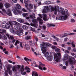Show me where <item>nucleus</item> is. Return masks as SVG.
<instances>
[{
  "label": "nucleus",
  "instance_id": "36",
  "mask_svg": "<svg viewBox=\"0 0 76 76\" xmlns=\"http://www.w3.org/2000/svg\"><path fill=\"white\" fill-rule=\"evenodd\" d=\"M48 12V11L45 9L42 10V13H47Z\"/></svg>",
  "mask_w": 76,
  "mask_h": 76
},
{
  "label": "nucleus",
  "instance_id": "3",
  "mask_svg": "<svg viewBox=\"0 0 76 76\" xmlns=\"http://www.w3.org/2000/svg\"><path fill=\"white\" fill-rule=\"evenodd\" d=\"M15 6L16 7L15 10H12L14 14L15 15H19L22 14V10H21V7L20 6V5L17 4H16Z\"/></svg>",
  "mask_w": 76,
  "mask_h": 76
},
{
  "label": "nucleus",
  "instance_id": "5",
  "mask_svg": "<svg viewBox=\"0 0 76 76\" xmlns=\"http://www.w3.org/2000/svg\"><path fill=\"white\" fill-rule=\"evenodd\" d=\"M61 56V54L60 52L57 53V54H55L54 56V61L56 62H59Z\"/></svg>",
  "mask_w": 76,
  "mask_h": 76
},
{
  "label": "nucleus",
  "instance_id": "41",
  "mask_svg": "<svg viewBox=\"0 0 76 76\" xmlns=\"http://www.w3.org/2000/svg\"><path fill=\"white\" fill-rule=\"evenodd\" d=\"M51 48H52V49H53V50H56V48H57V47L56 46H52L51 47Z\"/></svg>",
  "mask_w": 76,
  "mask_h": 76
},
{
  "label": "nucleus",
  "instance_id": "30",
  "mask_svg": "<svg viewBox=\"0 0 76 76\" xmlns=\"http://www.w3.org/2000/svg\"><path fill=\"white\" fill-rule=\"evenodd\" d=\"M17 20L20 23H23V20L21 19H18Z\"/></svg>",
  "mask_w": 76,
  "mask_h": 76
},
{
  "label": "nucleus",
  "instance_id": "48",
  "mask_svg": "<svg viewBox=\"0 0 76 76\" xmlns=\"http://www.w3.org/2000/svg\"><path fill=\"white\" fill-rule=\"evenodd\" d=\"M22 11L23 12H26V10L25 8H23L22 9Z\"/></svg>",
  "mask_w": 76,
  "mask_h": 76
},
{
  "label": "nucleus",
  "instance_id": "55",
  "mask_svg": "<svg viewBox=\"0 0 76 76\" xmlns=\"http://www.w3.org/2000/svg\"><path fill=\"white\" fill-rule=\"evenodd\" d=\"M71 22L72 23L75 22V20H74V19H72L71 20Z\"/></svg>",
  "mask_w": 76,
  "mask_h": 76
},
{
  "label": "nucleus",
  "instance_id": "11",
  "mask_svg": "<svg viewBox=\"0 0 76 76\" xmlns=\"http://www.w3.org/2000/svg\"><path fill=\"white\" fill-rule=\"evenodd\" d=\"M5 35H6V36H7L8 38H9V39H12V43H13V44H14L15 42L16 41V40H15V39H14V37L13 36H9V34L8 33H6Z\"/></svg>",
  "mask_w": 76,
  "mask_h": 76
},
{
  "label": "nucleus",
  "instance_id": "33",
  "mask_svg": "<svg viewBox=\"0 0 76 76\" xmlns=\"http://www.w3.org/2000/svg\"><path fill=\"white\" fill-rule=\"evenodd\" d=\"M17 66V69H18V70H19H19H21L22 68H20V65H18Z\"/></svg>",
  "mask_w": 76,
  "mask_h": 76
},
{
  "label": "nucleus",
  "instance_id": "15",
  "mask_svg": "<svg viewBox=\"0 0 76 76\" xmlns=\"http://www.w3.org/2000/svg\"><path fill=\"white\" fill-rule=\"evenodd\" d=\"M19 26H21V24L16 22L15 25L14 26L15 29H18L19 28H18Z\"/></svg>",
  "mask_w": 76,
  "mask_h": 76
},
{
  "label": "nucleus",
  "instance_id": "49",
  "mask_svg": "<svg viewBox=\"0 0 76 76\" xmlns=\"http://www.w3.org/2000/svg\"><path fill=\"white\" fill-rule=\"evenodd\" d=\"M37 4L34 5V8L35 10V9H37Z\"/></svg>",
  "mask_w": 76,
  "mask_h": 76
},
{
  "label": "nucleus",
  "instance_id": "27",
  "mask_svg": "<svg viewBox=\"0 0 76 76\" xmlns=\"http://www.w3.org/2000/svg\"><path fill=\"white\" fill-rule=\"evenodd\" d=\"M25 69L26 70V72H27V73H29V72H30V71H29V70H30V69H31L30 68H29L28 67V66H26L25 67Z\"/></svg>",
  "mask_w": 76,
  "mask_h": 76
},
{
  "label": "nucleus",
  "instance_id": "1",
  "mask_svg": "<svg viewBox=\"0 0 76 76\" xmlns=\"http://www.w3.org/2000/svg\"><path fill=\"white\" fill-rule=\"evenodd\" d=\"M49 8L50 9L51 12H53L54 13L55 15H57L58 12L61 13L62 15H65L64 16H60L56 18V20H66L68 18L69 16H70V13H69L68 10H65L64 11V8L61 7L59 9V6L58 5H55L54 7L50 6Z\"/></svg>",
  "mask_w": 76,
  "mask_h": 76
},
{
  "label": "nucleus",
  "instance_id": "24",
  "mask_svg": "<svg viewBox=\"0 0 76 76\" xmlns=\"http://www.w3.org/2000/svg\"><path fill=\"white\" fill-rule=\"evenodd\" d=\"M24 3L26 4L25 5L26 7H28V5L29 1H28V0H25Z\"/></svg>",
  "mask_w": 76,
  "mask_h": 76
},
{
  "label": "nucleus",
  "instance_id": "57",
  "mask_svg": "<svg viewBox=\"0 0 76 76\" xmlns=\"http://www.w3.org/2000/svg\"><path fill=\"white\" fill-rule=\"evenodd\" d=\"M51 4V2L50 1H48L47 4Z\"/></svg>",
  "mask_w": 76,
  "mask_h": 76
},
{
  "label": "nucleus",
  "instance_id": "59",
  "mask_svg": "<svg viewBox=\"0 0 76 76\" xmlns=\"http://www.w3.org/2000/svg\"><path fill=\"white\" fill-rule=\"evenodd\" d=\"M2 69V64L0 63V69Z\"/></svg>",
  "mask_w": 76,
  "mask_h": 76
},
{
  "label": "nucleus",
  "instance_id": "64",
  "mask_svg": "<svg viewBox=\"0 0 76 76\" xmlns=\"http://www.w3.org/2000/svg\"><path fill=\"white\" fill-rule=\"evenodd\" d=\"M43 28L44 29H46V26H42Z\"/></svg>",
  "mask_w": 76,
  "mask_h": 76
},
{
  "label": "nucleus",
  "instance_id": "8",
  "mask_svg": "<svg viewBox=\"0 0 76 76\" xmlns=\"http://www.w3.org/2000/svg\"><path fill=\"white\" fill-rule=\"evenodd\" d=\"M39 65L38 66V68H39V69L40 70H45L47 68L45 67H44L42 68V67H44V66H45V64H43L41 62H39Z\"/></svg>",
  "mask_w": 76,
  "mask_h": 76
},
{
  "label": "nucleus",
  "instance_id": "34",
  "mask_svg": "<svg viewBox=\"0 0 76 76\" xmlns=\"http://www.w3.org/2000/svg\"><path fill=\"white\" fill-rule=\"evenodd\" d=\"M25 39L27 40H28V39H31V36H26L25 37Z\"/></svg>",
  "mask_w": 76,
  "mask_h": 76
},
{
  "label": "nucleus",
  "instance_id": "46",
  "mask_svg": "<svg viewBox=\"0 0 76 76\" xmlns=\"http://www.w3.org/2000/svg\"><path fill=\"white\" fill-rule=\"evenodd\" d=\"M64 36H61V38H63V37H66V36H67V34L66 33H65L64 34Z\"/></svg>",
  "mask_w": 76,
  "mask_h": 76
},
{
  "label": "nucleus",
  "instance_id": "4",
  "mask_svg": "<svg viewBox=\"0 0 76 76\" xmlns=\"http://www.w3.org/2000/svg\"><path fill=\"white\" fill-rule=\"evenodd\" d=\"M64 57L62 59L63 61H65V60L69 58V62L71 64H73L75 63V59L73 57H70L69 55L65 54L64 55Z\"/></svg>",
  "mask_w": 76,
  "mask_h": 76
},
{
  "label": "nucleus",
  "instance_id": "18",
  "mask_svg": "<svg viewBox=\"0 0 76 76\" xmlns=\"http://www.w3.org/2000/svg\"><path fill=\"white\" fill-rule=\"evenodd\" d=\"M12 70L14 73H16L18 71V69H17V67L15 66H14L12 69Z\"/></svg>",
  "mask_w": 76,
  "mask_h": 76
},
{
  "label": "nucleus",
  "instance_id": "35",
  "mask_svg": "<svg viewBox=\"0 0 76 76\" xmlns=\"http://www.w3.org/2000/svg\"><path fill=\"white\" fill-rule=\"evenodd\" d=\"M23 17H27V16H28V14L27 13H23Z\"/></svg>",
  "mask_w": 76,
  "mask_h": 76
},
{
  "label": "nucleus",
  "instance_id": "56",
  "mask_svg": "<svg viewBox=\"0 0 76 76\" xmlns=\"http://www.w3.org/2000/svg\"><path fill=\"white\" fill-rule=\"evenodd\" d=\"M75 34L74 33H72L69 34V35H75Z\"/></svg>",
  "mask_w": 76,
  "mask_h": 76
},
{
  "label": "nucleus",
  "instance_id": "37",
  "mask_svg": "<svg viewBox=\"0 0 76 76\" xmlns=\"http://www.w3.org/2000/svg\"><path fill=\"white\" fill-rule=\"evenodd\" d=\"M19 43H20V42H19L18 40H16L15 43V45H17V44H19Z\"/></svg>",
  "mask_w": 76,
  "mask_h": 76
},
{
  "label": "nucleus",
  "instance_id": "32",
  "mask_svg": "<svg viewBox=\"0 0 76 76\" xmlns=\"http://www.w3.org/2000/svg\"><path fill=\"white\" fill-rule=\"evenodd\" d=\"M22 28L24 30H26L28 29V27L25 25H23L22 26Z\"/></svg>",
  "mask_w": 76,
  "mask_h": 76
},
{
  "label": "nucleus",
  "instance_id": "62",
  "mask_svg": "<svg viewBox=\"0 0 76 76\" xmlns=\"http://www.w3.org/2000/svg\"><path fill=\"white\" fill-rule=\"evenodd\" d=\"M44 4H47V1H45Z\"/></svg>",
  "mask_w": 76,
  "mask_h": 76
},
{
  "label": "nucleus",
  "instance_id": "13",
  "mask_svg": "<svg viewBox=\"0 0 76 76\" xmlns=\"http://www.w3.org/2000/svg\"><path fill=\"white\" fill-rule=\"evenodd\" d=\"M28 6L29 8L28 7H27L28 11V12H31V9H32L34 8L33 4H28Z\"/></svg>",
  "mask_w": 76,
  "mask_h": 76
},
{
  "label": "nucleus",
  "instance_id": "58",
  "mask_svg": "<svg viewBox=\"0 0 76 76\" xmlns=\"http://www.w3.org/2000/svg\"><path fill=\"white\" fill-rule=\"evenodd\" d=\"M39 28H40V29H37V30H38V31H39V30H41V28H42V26H39Z\"/></svg>",
  "mask_w": 76,
  "mask_h": 76
},
{
  "label": "nucleus",
  "instance_id": "45",
  "mask_svg": "<svg viewBox=\"0 0 76 76\" xmlns=\"http://www.w3.org/2000/svg\"><path fill=\"white\" fill-rule=\"evenodd\" d=\"M67 49L68 51H70L71 50V47L70 46L68 47Z\"/></svg>",
  "mask_w": 76,
  "mask_h": 76
},
{
  "label": "nucleus",
  "instance_id": "26",
  "mask_svg": "<svg viewBox=\"0 0 76 76\" xmlns=\"http://www.w3.org/2000/svg\"><path fill=\"white\" fill-rule=\"evenodd\" d=\"M25 44V43L20 42V47L21 48H23V46H24V45Z\"/></svg>",
  "mask_w": 76,
  "mask_h": 76
},
{
  "label": "nucleus",
  "instance_id": "16",
  "mask_svg": "<svg viewBox=\"0 0 76 76\" xmlns=\"http://www.w3.org/2000/svg\"><path fill=\"white\" fill-rule=\"evenodd\" d=\"M11 26L10 25V22L7 23L5 25L6 26V29H9V28H10V27Z\"/></svg>",
  "mask_w": 76,
  "mask_h": 76
},
{
  "label": "nucleus",
  "instance_id": "23",
  "mask_svg": "<svg viewBox=\"0 0 76 76\" xmlns=\"http://www.w3.org/2000/svg\"><path fill=\"white\" fill-rule=\"evenodd\" d=\"M32 76H38V73L35 71L32 72Z\"/></svg>",
  "mask_w": 76,
  "mask_h": 76
},
{
  "label": "nucleus",
  "instance_id": "29",
  "mask_svg": "<svg viewBox=\"0 0 76 76\" xmlns=\"http://www.w3.org/2000/svg\"><path fill=\"white\" fill-rule=\"evenodd\" d=\"M47 26L48 27H50V26H53V27H54V26H56V25L52 24H47Z\"/></svg>",
  "mask_w": 76,
  "mask_h": 76
},
{
  "label": "nucleus",
  "instance_id": "20",
  "mask_svg": "<svg viewBox=\"0 0 76 76\" xmlns=\"http://www.w3.org/2000/svg\"><path fill=\"white\" fill-rule=\"evenodd\" d=\"M4 6L6 8H9L10 7V4L9 3H5Z\"/></svg>",
  "mask_w": 76,
  "mask_h": 76
},
{
  "label": "nucleus",
  "instance_id": "7",
  "mask_svg": "<svg viewBox=\"0 0 76 76\" xmlns=\"http://www.w3.org/2000/svg\"><path fill=\"white\" fill-rule=\"evenodd\" d=\"M2 11L4 13H6L7 15H9L10 16H12V14L11 13V10L10 9H8L7 10V12H6V10L4 9H2Z\"/></svg>",
  "mask_w": 76,
  "mask_h": 76
},
{
  "label": "nucleus",
  "instance_id": "10",
  "mask_svg": "<svg viewBox=\"0 0 76 76\" xmlns=\"http://www.w3.org/2000/svg\"><path fill=\"white\" fill-rule=\"evenodd\" d=\"M33 22L34 23V24L31 23L30 25L31 26H34V28H37L38 26V24H37V22L35 19H34L32 20Z\"/></svg>",
  "mask_w": 76,
  "mask_h": 76
},
{
  "label": "nucleus",
  "instance_id": "53",
  "mask_svg": "<svg viewBox=\"0 0 76 76\" xmlns=\"http://www.w3.org/2000/svg\"><path fill=\"white\" fill-rule=\"evenodd\" d=\"M46 45H48V46H51V44H50L49 43H47L46 44Z\"/></svg>",
  "mask_w": 76,
  "mask_h": 76
},
{
  "label": "nucleus",
  "instance_id": "61",
  "mask_svg": "<svg viewBox=\"0 0 76 76\" xmlns=\"http://www.w3.org/2000/svg\"><path fill=\"white\" fill-rule=\"evenodd\" d=\"M62 68L63 69H66V66H63L62 67Z\"/></svg>",
  "mask_w": 76,
  "mask_h": 76
},
{
  "label": "nucleus",
  "instance_id": "39",
  "mask_svg": "<svg viewBox=\"0 0 76 76\" xmlns=\"http://www.w3.org/2000/svg\"><path fill=\"white\" fill-rule=\"evenodd\" d=\"M71 45H72V46L74 47V48H75V47H76V45H75V44H74L73 42H72L71 43Z\"/></svg>",
  "mask_w": 76,
  "mask_h": 76
},
{
  "label": "nucleus",
  "instance_id": "60",
  "mask_svg": "<svg viewBox=\"0 0 76 76\" xmlns=\"http://www.w3.org/2000/svg\"><path fill=\"white\" fill-rule=\"evenodd\" d=\"M73 51L74 52H76V48H74L72 49Z\"/></svg>",
  "mask_w": 76,
  "mask_h": 76
},
{
  "label": "nucleus",
  "instance_id": "44",
  "mask_svg": "<svg viewBox=\"0 0 76 76\" xmlns=\"http://www.w3.org/2000/svg\"><path fill=\"white\" fill-rule=\"evenodd\" d=\"M55 51H57V52H60V50L58 48H56V49H55Z\"/></svg>",
  "mask_w": 76,
  "mask_h": 76
},
{
  "label": "nucleus",
  "instance_id": "17",
  "mask_svg": "<svg viewBox=\"0 0 76 76\" xmlns=\"http://www.w3.org/2000/svg\"><path fill=\"white\" fill-rule=\"evenodd\" d=\"M37 20H39V24L40 25H42V23H43V20H42L39 17H38L37 18Z\"/></svg>",
  "mask_w": 76,
  "mask_h": 76
},
{
  "label": "nucleus",
  "instance_id": "6",
  "mask_svg": "<svg viewBox=\"0 0 76 76\" xmlns=\"http://www.w3.org/2000/svg\"><path fill=\"white\" fill-rule=\"evenodd\" d=\"M16 30L15 34H16L17 35L20 36L23 34V30L21 28H19L18 29H15Z\"/></svg>",
  "mask_w": 76,
  "mask_h": 76
},
{
  "label": "nucleus",
  "instance_id": "21",
  "mask_svg": "<svg viewBox=\"0 0 76 76\" xmlns=\"http://www.w3.org/2000/svg\"><path fill=\"white\" fill-rule=\"evenodd\" d=\"M10 26H12V25H15L16 23V21H10Z\"/></svg>",
  "mask_w": 76,
  "mask_h": 76
},
{
  "label": "nucleus",
  "instance_id": "31",
  "mask_svg": "<svg viewBox=\"0 0 76 76\" xmlns=\"http://www.w3.org/2000/svg\"><path fill=\"white\" fill-rule=\"evenodd\" d=\"M25 45L26 50H29L30 49L29 45H28L27 44H26Z\"/></svg>",
  "mask_w": 76,
  "mask_h": 76
},
{
  "label": "nucleus",
  "instance_id": "14",
  "mask_svg": "<svg viewBox=\"0 0 76 76\" xmlns=\"http://www.w3.org/2000/svg\"><path fill=\"white\" fill-rule=\"evenodd\" d=\"M19 72H21V74H22V75H26V72H24V69H23V66L21 67V69L20 70H19Z\"/></svg>",
  "mask_w": 76,
  "mask_h": 76
},
{
  "label": "nucleus",
  "instance_id": "19",
  "mask_svg": "<svg viewBox=\"0 0 76 76\" xmlns=\"http://www.w3.org/2000/svg\"><path fill=\"white\" fill-rule=\"evenodd\" d=\"M50 6H49V8H48V6H45L44 9L45 10H46L48 11V12H51V9L50 8ZM49 8L50 9V10L49 9Z\"/></svg>",
  "mask_w": 76,
  "mask_h": 76
},
{
  "label": "nucleus",
  "instance_id": "47",
  "mask_svg": "<svg viewBox=\"0 0 76 76\" xmlns=\"http://www.w3.org/2000/svg\"><path fill=\"white\" fill-rule=\"evenodd\" d=\"M69 64V62L68 61H66L65 62V65L66 66H67Z\"/></svg>",
  "mask_w": 76,
  "mask_h": 76
},
{
  "label": "nucleus",
  "instance_id": "25",
  "mask_svg": "<svg viewBox=\"0 0 76 76\" xmlns=\"http://www.w3.org/2000/svg\"><path fill=\"white\" fill-rule=\"evenodd\" d=\"M10 31L12 33V34H15V33L16 32V31L14 30V29L13 28H10Z\"/></svg>",
  "mask_w": 76,
  "mask_h": 76
},
{
  "label": "nucleus",
  "instance_id": "63",
  "mask_svg": "<svg viewBox=\"0 0 76 76\" xmlns=\"http://www.w3.org/2000/svg\"><path fill=\"white\" fill-rule=\"evenodd\" d=\"M14 47L13 45L12 44H11L10 48H13Z\"/></svg>",
  "mask_w": 76,
  "mask_h": 76
},
{
  "label": "nucleus",
  "instance_id": "51",
  "mask_svg": "<svg viewBox=\"0 0 76 76\" xmlns=\"http://www.w3.org/2000/svg\"><path fill=\"white\" fill-rule=\"evenodd\" d=\"M2 38L3 39H7V37L5 36H3Z\"/></svg>",
  "mask_w": 76,
  "mask_h": 76
},
{
  "label": "nucleus",
  "instance_id": "43",
  "mask_svg": "<svg viewBox=\"0 0 76 76\" xmlns=\"http://www.w3.org/2000/svg\"><path fill=\"white\" fill-rule=\"evenodd\" d=\"M8 62L9 63H12V64H15L16 63L13 62L10 60H8Z\"/></svg>",
  "mask_w": 76,
  "mask_h": 76
},
{
  "label": "nucleus",
  "instance_id": "40",
  "mask_svg": "<svg viewBox=\"0 0 76 76\" xmlns=\"http://www.w3.org/2000/svg\"><path fill=\"white\" fill-rule=\"evenodd\" d=\"M3 7V4L2 3H0V9H1Z\"/></svg>",
  "mask_w": 76,
  "mask_h": 76
},
{
  "label": "nucleus",
  "instance_id": "52",
  "mask_svg": "<svg viewBox=\"0 0 76 76\" xmlns=\"http://www.w3.org/2000/svg\"><path fill=\"white\" fill-rule=\"evenodd\" d=\"M12 1H13V3H17V1H18V0H12Z\"/></svg>",
  "mask_w": 76,
  "mask_h": 76
},
{
  "label": "nucleus",
  "instance_id": "42",
  "mask_svg": "<svg viewBox=\"0 0 76 76\" xmlns=\"http://www.w3.org/2000/svg\"><path fill=\"white\" fill-rule=\"evenodd\" d=\"M30 17H27V18H26V19H29V18H33V16L32 15H30L29 16Z\"/></svg>",
  "mask_w": 76,
  "mask_h": 76
},
{
  "label": "nucleus",
  "instance_id": "12",
  "mask_svg": "<svg viewBox=\"0 0 76 76\" xmlns=\"http://www.w3.org/2000/svg\"><path fill=\"white\" fill-rule=\"evenodd\" d=\"M39 16L41 18H43V19L44 20L46 21V20H48V19H47V15H46V14H43L42 15L43 16H42V15L41 14H39Z\"/></svg>",
  "mask_w": 76,
  "mask_h": 76
},
{
  "label": "nucleus",
  "instance_id": "54",
  "mask_svg": "<svg viewBox=\"0 0 76 76\" xmlns=\"http://www.w3.org/2000/svg\"><path fill=\"white\" fill-rule=\"evenodd\" d=\"M65 53H67L68 54H69V50H65Z\"/></svg>",
  "mask_w": 76,
  "mask_h": 76
},
{
  "label": "nucleus",
  "instance_id": "9",
  "mask_svg": "<svg viewBox=\"0 0 76 76\" xmlns=\"http://www.w3.org/2000/svg\"><path fill=\"white\" fill-rule=\"evenodd\" d=\"M8 72L10 75H12V70H10V67H8L7 68V70L5 71V76H8V74H7Z\"/></svg>",
  "mask_w": 76,
  "mask_h": 76
},
{
  "label": "nucleus",
  "instance_id": "28",
  "mask_svg": "<svg viewBox=\"0 0 76 76\" xmlns=\"http://www.w3.org/2000/svg\"><path fill=\"white\" fill-rule=\"evenodd\" d=\"M2 32H4V33H5V34H7L6 33V30L3 29H2V30L0 29V33L1 34H2Z\"/></svg>",
  "mask_w": 76,
  "mask_h": 76
},
{
  "label": "nucleus",
  "instance_id": "50",
  "mask_svg": "<svg viewBox=\"0 0 76 76\" xmlns=\"http://www.w3.org/2000/svg\"><path fill=\"white\" fill-rule=\"evenodd\" d=\"M67 39H68V38L67 37H66L64 38V41L65 42H66V41H67Z\"/></svg>",
  "mask_w": 76,
  "mask_h": 76
},
{
  "label": "nucleus",
  "instance_id": "22",
  "mask_svg": "<svg viewBox=\"0 0 76 76\" xmlns=\"http://www.w3.org/2000/svg\"><path fill=\"white\" fill-rule=\"evenodd\" d=\"M24 59L25 60V61H26L27 63H28V64H29V62H28V61L30 62V61H32L31 59H29L26 57L24 58Z\"/></svg>",
  "mask_w": 76,
  "mask_h": 76
},
{
  "label": "nucleus",
  "instance_id": "2",
  "mask_svg": "<svg viewBox=\"0 0 76 76\" xmlns=\"http://www.w3.org/2000/svg\"><path fill=\"white\" fill-rule=\"evenodd\" d=\"M40 47L41 48V51L44 55L45 57L48 61H51L53 60V56L51 55H50L49 53L47 52V46L45 45V43H42L40 45Z\"/></svg>",
  "mask_w": 76,
  "mask_h": 76
},
{
  "label": "nucleus",
  "instance_id": "38",
  "mask_svg": "<svg viewBox=\"0 0 76 76\" xmlns=\"http://www.w3.org/2000/svg\"><path fill=\"white\" fill-rule=\"evenodd\" d=\"M52 37H53V38H54L56 40V41H58V40H59V39H58L57 37H56L55 36H52Z\"/></svg>",
  "mask_w": 76,
  "mask_h": 76
}]
</instances>
